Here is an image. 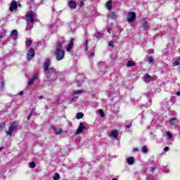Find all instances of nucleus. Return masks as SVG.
Here are the masks:
<instances>
[{"instance_id": "34", "label": "nucleus", "mask_w": 180, "mask_h": 180, "mask_svg": "<svg viewBox=\"0 0 180 180\" xmlns=\"http://www.w3.org/2000/svg\"><path fill=\"white\" fill-rule=\"evenodd\" d=\"M32 115H33V111H31L30 113L28 115L27 117V120H30V117H32Z\"/></svg>"}, {"instance_id": "27", "label": "nucleus", "mask_w": 180, "mask_h": 180, "mask_svg": "<svg viewBox=\"0 0 180 180\" xmlns=\"http://www.w3.org/2000/svg\"><path fill=\"white\" fill-rule=\"evenodd\" d=\"M30 168H35L36 167V163L34 162H32L29 163Z\"/></svg>"}, {"instance_id": "3", "label": "nucleus", "mask_w": 180, "mask_h": 180, "mask_svg": "<svg viewBox=\"0 0 180 180\" xmlns=\"http://www.w3.org/2000/svg\"><path fill=\"white\" fill-rule=\"evenodd\" d=\"M26 20L28 23L34 25V22L37 20V14L33 11H29L26 15Z\"/></svg>"}, {"instance_id": "2", "label": "nucleus", "mask_w": 180, "mask_h": 180, "mask_svg": "<svg viewBox=\"0 0 180 180\" xmlns=\"http://www.w3.org/2000/svg\"><path fill=\"white\" fill-rule=\"evenodd\" d=\"M51 71H52L51 68H50L49 70L45 72L46 82L49 85H53V84H54L57 80V77H58L57 72H54L50 76V72H51Z\"/></svg>"}, {"instance_id": "45", "label": "nucleus", "mask_w": 180, "mask_h": 180, "mask_svg": "<svg viewBox=\"0 0 180 180\" xmlns=\"http://www.w3.org/2000/svg\"><path fill=\"white\" fill-rule=\"evenodd\" d=\"M127 129H130V127H131V124L127 125Z\"/></svg>"}, {"instance_id": "25", "label": "nucleus", "mask_w": 180, "mask_h": 180, "mask_svg": "<svg viewBox=\"0 0 180 180\" xmlns=\"http://www.w3.org/2000/svg\"><path fill=\"white\" fill-rule=\"evenodd\" d=\"M4 88H5V83L2 81H0V91H3Z\"/></svg>"}, {"instance_id": "29", "label": "nucleus", "mask_w": 180, "mask_h": 180, "mask_svg": "<svg viewBox=\"0 0 180 180\" xmlns=\"http://www.w3.org/2000/svg\"><path fill=\"white\" fill-rule=\"evenodd\" d=\"M54 180H58L60 179V174L58 173H56L54 176H53Z\"/></svg>"}, {"instance_id": "17", "label": "nucleus", "mask_w": 180, "mask_h": 180, "mask_svg": "<svg viewBox=\"0 0 180 180\" xmlns=\"http://www.w3.org/2000/svg\"><path fill=\"white\" fill-rule=\"evenodd\" d=\"M110 136V137H113L114 139H117V136H119V131H112Z\"/></svg>"}, {"instance_id": "4", "label": "nucleus", "mask_w": 180, "mask_h": 180, "mask_svg": "<svg viewBox=\"0 0 180 180\" xmlns=\"http://www.w3.org/2000/svg\"><path fill=\"white\" fill-rule=\"evenodd\" d=\"M15 130H18L17 122H14L13 124L10 127V129L8 131H6V133L8 136H12V133H13Z\"/></svg>"}, {"instance_id": "13", "label": "nucleus", "mask_w": 180, "mask_h": 180, "mask_svg": "<svg viewBox=\"0 0 180 180\" xmlns=\"http://www.w3.org/2000/svg\"><path fill=\"white\" fill-rule=\"evenodd\" d=\"M153 79V77L150 76L148 74H146L144 75V82L146 84H148V82H151V80Z\"/></svg>"}, {"instance_id": "38", "label": "nucleus", "mask_w": 180, "mask_h": 180, "mask_svg": "<svg viewBox=\"0 0 180 180\" xmlns=\"http://www.w3.org/2000/svg\"><path fill=\"white\" fill-rule=\"evenodd\" d=\"M113 44H114L113 41H111L109 43L108 46H109L110 47H113Z\"/></svg>"}, {"instance_id": "10", "label": "nucleus", "mask_w": 180, "mask_h": 180, "mask_svg": "<svg viewBox=\"0 0 180 180\" xmlns=\"http://www.w3.org/2000/svg\"><path fill=\"white\" fill-rule=\"evenodd\" d=\"M50 59H46L45 60V63L44 65V69L45 70V72L46 71H49L50 70Z\"/></svg>"}, {"instance_id": "33", "label": "nucleus", "mask_w": 180, "mask_h": 180, "mask_svg": "<svg viewBox=\"0 0 180 180\" xmlns=\"http://www.w3.org/2000/svg\"><path fill=\"white\" fill-rule=\"evenodd\" d=\"M143 27H144V29L147 30L148 29V24H147V22H143Z\"/></svg>"}, {"instance_id": "20", "label": "nucleus", "mask_w": 180, "mask_h": 180, "mask_svg": "<svg viewBox=\"0 0 180 180\" xmlns=\"http://www.w3.org/2000/svg\"><path fill=\"white\" fill-rule=\"evenodd\" d=\"M109 18H110L111 19H116L117 18V15H116V13H110V14H108Z\"/></svg>"}, {"instance_id": "26", "label": "nucleus", "mask_w": 180, "mask_h": 180, "mask_svg": "<svg viewBox=\"0 0 180 180\" xmlns=\"http://www.w3.org/2000/svg\"><path fill=\"white\" fill-rule=\"evenodd\" d=\"M166 136L167 140H171V139H172V134L169 133V131L167 132Z\"/></svg>"}, {"instance_id": "19", "label": "nucleus", "mask_w": 180, "mask_h": 180, "mask_svg": "<svg viewBox=\"0 0 180 180\" xmlns=\"http://www.w3.org/2000/svg\"><path fill=\"white\" fill-rule=\"evenodd\" d=\"M53 130L55 132V134H61V133H63V130L61 129L57 130L56 127H53Z\"/></svg>"}, {"instance_id": "6", "label": "nucleus", "mask_w": 180, "mask_h": 180, "mask_svg": "<svg viewBox=\"0 0 180 180\" xmlns=\"http://www.w3.org/2000/svg\"><path fill=\"white\" fill-rule=\"evenodd\" d=\"M33 57H34V50L33 49H30L27 53V58L28 60V61H30V60H32V58H33Z\"/></svg>"}, {"instance_id": "48", "label": "nucleus", "mask_w": 180, "mask_h": 180, "mask_svg": "<svg viewBox=\"0 0 180 180\" xmlns=\"http://www.w3.org/2000/svg\"><path fill=\"white\" fill-rule=\"evenodd\" d=\"M2 150H4V147L0 148V151H2Z\"/></svg>"}, {"instance_id": "40", "label": "nucleus", "mask_w": 180, "mask_h": 180, "mask_svg": "<svg viewBox=\"0 0 180 180\" xmlns=\"http://www.w3.org/2000/svg\"><path fill=\"white\" fill-rule=\"evenodd\" d=\"M0 127H1V129H4V127H5V123H1V124H0Z\"/></svg>"}, {"instance_id": "22", "label": "nucleus", "mask_w": 180, "mask_h": 180, "mask_svg": "<svg viewBox=\"0 0 180 180\" xmlns=\"http://www.w3.org/2000/svg\"><path fill=\"white\" fill-rule=\"evenodd\" d=\"M170 124H172V126L176 124V117H174L170 120Z\"/></svg>"}, {"instance_id": "11", "label": "nucleus", "mask_w": 180, "mask_h": 180, "mask_svg": "<svg viewBox=\"0 0 180 180\" xmlns=\"http://www.w3.org/2000/svg\"><path fill=\"white\" fill-rule=\"evenodd\" d=\"M79 94H82V90H77L76 91H75L72 101H77V98H78V96L77 95H79Z\"/></svg>"}, {"instance_id": "21", "label": "nucleus", "mask_w": 180, "mask_h": 180, "mask_svg": "<svg viewBox=\"0 0 180 180\" xmlns=\"http://www.w3.org/2000/svg\"><path fill=\"white\" fill-rule=\"evenodd\" d=\"M134 65H136V63L132 60H129L127 63V67H134Z\"/></svg>"}, {"instance_id": "51", "label": "nucleus", "mask_w": 180, "mask_h": 180, "mask_svg": "<svg viewBox=\"0 0 180 180\" xmlns=\"http://www.w3.org/2000/svg\"><path fill=\"white\" fill-rule=\"evenodd\" d=\"M115 37H116V36L115 35H112V38L115 39Z\"/></svg>"}, {"instance_id": "18", "label": "nucleus", "mask_w": 180, "mask_h": 180, "mask_svg": "<svg viewBox=\"0 0 180 180\" xmlns=\"http://www.w3.org/2000/svg\"><path fill=\"white\" fill-rule=\"evenodd\" d=\"M69 5H70V7L72 8V9H75V8H77V3H75V1H70L69 2Z\"/></svg>"}, {"instance_id": "50", "label": "nucleus", "mask_w": 180, "mask_h": 180, "mask_svg": "<svg viewBox=\"0 0 180 180\" xmlns=\"http://www.w3.org/2000/svg\"><path fill=\"white\" fill-rule=\"evenodd\" d=\"M2 37H4L2 36V34H0V39H2Z\"/></svg>"}, {"instance_id": "15", "label": "nucleus", "mask_w": 180, "mask_h": 180, "mask_svg": "<svg viewBox=\"0 0 180 180\" xmlns=\"http://www.w3.org/2000/svg\"><path fill=\"white\" fill-rule=\"evenodd\" d=\"M127 162L129 165H133V164H134V158L129 157V158H127Z\"/></svg>"}, {"instance_id": "30", "label": "nucleus", "mask_w": 180, "mask_h": 180, "mask_svg": "<svg viewBox=\"0 0 180 180\" xmlns=\"http://www.w3.org/2000/svg\"><path fill=\"white\" fill-rule=\"evenodd\" d=\"M25 43L26 46H30V44H32V40L30 39H27Z\"/></svg>"}, {"instance_id": "37", "label": "nucleus", "mask_w": 180, "mask_h": 180, "mask_svg": "<svg viewBox=\"0 0 180 180\" xmlns=\"http://www.w3.org/2000/svg\"><path fill=\"white\" fill-rule=\"evenodd\" d=\"M85 44H86L85 50L86 51L88 50V40H86Z\"/></svg>"}, {"instance_id": "5", "label": "nucleus", "mask_w": 180, "mask_h": 180, "mask_svg": "<svg viewBox=\"0 0 180 180\" xmlns=\"http://www.w3.org/2000/svg\"><path fill=\"white\" fill-rule=\"evenodd\" d=\"M135 19H136V13H134V12L129 13L127 22L131 23V22H134Z\"/></svg>"}, {"instance_id": "31", "label": "nucleus", "mask_w": 180, "mask_h": 180, "mask_svg": "<svg viewBox=\"0 0 180 180\" xmlns=\"http://www.w3.org/2000/svg\"><path fill=\"white\" fill-rule=\"evenodd\" d=\"M33 27V26L30 25H27L25 30L29 31V30H32V28Z\"/></svg>"}, {"instance_id": "36", "label": "nucleus", "mask_w": 180, "mask_h": 180, "mask_svg": "<svg viewBox=\"0 0 180 180\" xmlns=\"http://www.w3.org/2000/svg\"><path fill=\"white\" fill-rule=\"evenodd\" d=\"M173 65H174V67H176V65H179V62L178 61L174 62Z\"/></svg>"}, {"instance_id": "8", "label": "nucleus", "mask_w": 180, "mask_h": 180, "mask_svg": "<svg viewBox=\"0 0 180 180\" xmlns=\"http://www.w3.org/2000/svg\"><path fill=\"white\" fill-rule=\"evenodd\" d=\"M84 130H85V125H84V123L80 122L78 129L76 131V134H81V133H82Z\"/></svg>"}, {"instance_id": "52", "label": "nucleus", "mask_w": 180, "mask_h": 180, "mask_svg": "<svg viewBox=\"0 0 180 180\" xmlns=\"http://www.w3.org/2000/svg\"><path fill=\"white\" fill-rule=\"evenodd\" d=\"M112 180H117V179H116V178H114V179H112Z\"/></svg>"}, {"instance_id": "23", "label": "nucleus", "mask_w": 180, "mask_h": 180, "mask_svg": "<svg viewBox=\"0 0 180 180\" xmlns=\"http://www.w3.org/2000/svg\"><path fill=\"white\" fill-rule=\"evenodd\" d=\"M84 117V113L82 112H78L77 114L76 118L77 119H82Z\"/></svg>"}, {"instance_id": "55", "label": "nucleus", "mask_w": 180, "mask_h": 180, "mask_svg": "<svg viewBox=\"0 0 180 180\" xmlns=\"http://www.w3.org/2000/svg\"><path fill=\"white\" fill-rule=\"evenodd\" d=\"M179 60H180V58H179Z\"/></svg>"}, {"instance_id": "46", "label": "nucleus", "mask_w": 180, "mask_h": 180, "mask_svg": "<svg viewBox=\"0 0 180 180\" xmlns=\"http://www.w3.org/2000/svg\"><path fill=\"white\" fill-rule=\"evenodd\" d=\"M176 95H177L178 96H180V91L176 92Z\"/></svg>"}, {"instance_id": "12", "label": "nucleus", "mask_w": 180, "mask_h": 180, "mask_svg": "<svg viewBox=\"0 0 180 180\" xmlns=\"http://www.w3.org/2000/svg\"><path fill=\"white\" fill-rule=\"evenodd\" d=\"M73 46H74V39L72 38L67 46V49H66L67 51H71V49H72Z\"/></svg>"}, {"instance_id": "16", "label": "nucleus", "mask_w": 180, "mask_h": 180, "mask_svg": "<svg viewBox=\"0 0 180 180\" xmlns=\"http://www.w3.org/2000/svg\"><path fill=\"white\" fill-rule=\"evenodd\" d=\"M113 4V1L112 0H110L108 1L107 3H106V8L108 11H111L112 10V5Z\"/></svg>"}, {"instance_id": "53", "label": "nucleus", "mask_w": 180, "mask_h": 180, "mask_svg": "<svg viewBox=\"0 0 180 180\" xmlns=\"http://www.w3.org/2000/svg\"><path fill=\"white\" fill-rule=\"evenodd\" d=\"M41 98H43V97H42V96H40V97H39V99H41Z\"/></svg>"}, {"instance_id": "35", "label": "nucleus", "mask_w": 180, "mask_h": 180, "mask_svg": "<svg viewBox=\"0 0 180 180\" xmlns=\"http://www.w3.org/2000/svg\"><path fill=\"white\" fill-rule=\"evenodd\" d=\"M56 72V70L54 68H51V72H49V77Z\"/></svg>"}, {"instance_id": "1", "label": "nucleus", "mask_w": 180, "mask_h": 180, "mask_svg": "<svg viewBox=\"0 0 180 180\" xmlns=\"http://www.w3.org/2000/svg\"><path fill=\"white\" fill-rule=\"evenodd\" d=\"M62 46L63 44H61V42L57 43L55 52L57 61H61V60L64 59V57L65 56V51L63 49H61Z\"/></svg>"}, {"instance_id": "39", "label": "nucleus", "mask_w": 180, "mask_h": 180, "mask_svg": "<svg viewBox=\"0 0 180 180\" xmlns=\"http://www.w3.org/2000/svg\"><path fill=\"white\" fill-rule=\"evenodd\" d=\"M94 56H95V53L94 52H91L89 55V58L91 57H94Z\"/></svg>"}, {"instance_id": "14", "label": "nucleus", "mask_w": 180, "mask_h": 180, "mask_svg": "<svg viewBox=\"0 0 180 180\" xmlns=\"http://www.w3.org/2000/svg\"><path fill=\"white\" fill-rule=\"evenodd\" d=\"M16 8H18V3H16V1H13L10 6L9 11L11 12H13V9H16Z\"/></svg>"}, {"instance_id": "49", "label": "nucleus", "mask_w": 180, "mask_h": 180, "mask_svg": "<svg viewBox=\"0 0 180 180\" xmlns=\"http://www.w3.org/2000/svg\"><path fill=\"white\" fill-rule=\"evenodd\" d=\"M107 32H108V33H110V29H108V30H107Z\"/></svg>"}, {"instance_id": "43", "label": "nucleus", "mask_w": 180, "mask_h": 180, "mask_svg": "<svg viewBox=\"0 0 180 180\" xmlns=\"http://www.w3.org/2000/svg\"><path fill=\"white\" fill-rule=\"evenodd\" d=\"M154 171H155V167H151V172H154Z\"/></svg>"}, {"instance_id": "44", "label": "nucleus", "mask_w": 180, "mask_h": 180, "mask_svg": "<svg viewBox=\"0 0 180 180\" xmlns=\"http://www.w3.org/2000/svg\"><path fill=\"white\" fill-rule=\"evenodd\" d=\"M18 95H23V91H20V92L18 93Z\"/></svg>"}, {"instance_id": "54", "label": "nucleus", "mask_w": 180, "mask_h": 180, "mask_svg": "<svg viewBox=\"0 0 180 180\" xmlns=\"http://www.w3.org/2000/svg\"><path fill=\"white\" fill-rule=\"evenodd\" d=\"M147 179H150V178H149V177H147Z\"/></svg>"}, {"instance_id": "41", "label": "nucleus", "mask_w": 180, "mask_h": 180, "mask_svg": "<svg viewBox=\"0 0 180 180\" xmlns=\"http://www.w3.org/2000/svg\"><path fill=\"white\" fill-rule=\"evenodd\" d=\"M169 148L168 146L165 147L164 151H169Z\"/></svg>"}, {"instance_id": "7", "label": "nucleus", "mask_w": 180, "mask_h": 180, "mask_svg": "<svg viewBox=\"0 0 180 180\" xmlns=\"http://www.w3.org/2000/svg\"><path fill=\"white\" fill-rule=\"evenodd\" d=\"M39 79V72H36L32 78H31L29 81H28V85L30 86V85H32L33 84V82H34V81H36V79Z\"/></svg>"}, {"instance_id": "32", "label": "nucleus", "mask_w": 180, "mask_h": 180, "mask_svg": "<svg viewBox=\"0 0 180 180\" xmlns=\"http://www.w3.org/2000/svg\"><path fill=\"white\" fill-rule=\"evenodd\" d=\"M148 63H149V64H151L152 63H154V59L153 58V57H149L148 58Z\"/></svg>"}, {"instance_id": "28", "label": "nucleus", "mask_w": 180, "mask_h": 180, "mask_svg": "<svg viewBox=\"0 0 180 180\" xmlns=\"http://www.w3.org/2000/svg\"><path fill=\"white\" fill-rule=\"evenodd\" d=\"M99 115L101 116V117H105V112L102 109H100L98 110Z\"/></svg>"}, {"instance_id": "9", "label": "nucleus", "mask_w": 180, "mask_h": 180, "mask_svg": "<svg viewBox=\"0 0 180 180\" xmlns=\"http://www.w3.org/2000/svg\"><path fill=\"white\" fill-rule=\"evenodd\" d=\"M18 30H13L10 34V37L11 39H13V40H18Z\"/></svg>"}, {"instance_id": "24", "label": "nucleus", "mask_w": 180, "mask_h": 180, "mask_svg": "<svg viewBox=\"0 0 180 180\" xmlns=\"http://www.w3.org/2000/svg\"><path fill=\"white\" fill-rule=\"evenodd\" d=\"M141 152L143 154H147V153H148V149H147V146H143Z\"/></svg>"}, {"instance_id": "47", "label": "nucleus", "mask_w": 180, "mask_h": 180, "mask_svg": "<svg viewBox=\"0 0 180 180\" xmlns=\"http://www.w3.org/2000/svg\"><path fill=\"white\" fill-rule=\"evenodd\" d=\"M101 33L100 32H98V37H99V36H101Z\"/></svg>"}, {"instance_id": "42", "label": "nucleus", "mask_w": 180, "mask_h": 180, "mask_svg": "<svg viewBox=\"0 0 180 180\" xmlns=\"http://www.w3.org/2000/svg\"><path fill=\"white\" fill-rule=\"evenodd\" d=\"M133 151H134V153H137V152H139V148H135L133 149Z\"/></svg>"}]
</instances>
